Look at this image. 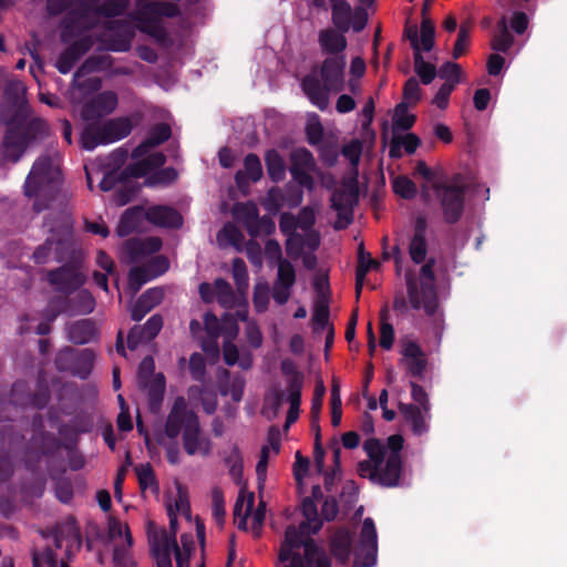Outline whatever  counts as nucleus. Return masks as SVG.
<instances>
[{
  "label": "nucleus",
  "instance_id": "obj_27",
  "mask_svg": "<svg viewBox=\"0 0 567 567\" xmlns=\"http://www.w3.org/2000/svg\"><path fill=\"white\" fill-rule=\"evenodd\" d=\"M28 145L27 135L19 128H9L3 138V155L17 163Z\"/></svg>",
  "mask_w": 567,
  "mask_h": 567
},
{
  "label": "nucleus",
  "instance_id": "obj_15",
  "mask_svg": "<svg viewBox=\"0 0 567 567\" xmlns=\"http://www.w3.org/2000/svg\"><path fill=\"white\" fill-rule=\"evenodd\" d=\"M115 92L104 91L87 101L81 112L83 120L93 121L111 114L117 106Z\"/></svg>",
  "mask_w": 567,
  "mask_h": 567
},
{
  "label": "nucleus",
  "instance_id": "obj_26",
  "mask_svg": "<svg viewBox=\"0 0 567 567\" xmlns=\"http://www.w3.org/2000/svg\"><path fill=\"white\" fill-rule=\"evenodd\" d=\"M402 473V457L388 455L378 467L377 484L384 487H394L400 483Z\"/></svg>",
  "mask_w": 567,
  "mask_h": 567
},
{
  "label": "nucleus",
  "instance_id": "obj_44",
  "mask_svg": "<svg viewBox=\"0 0 567 567\" xmlns=\"http://www.w3.org/2000/svg\"><path fill=\"white\" fill-rule=\"evenodd\" d=\"M215 293L217 302L225 309H231L236 303V295L228 281L223 278L215 279Z\"/></svg>",
  "mask_w": 567,
  "mask_h": 567
},
{
  "label": "nucleus",
  "instance_id": "obj_25",
  "mask_svg": "<svg viewBox=\"0 0 567 567\" xmlns=\"http://www.w3.org/2000/svg\"><path fill=\"white\" fill-rule=\"evenodd\" d=\"M427 221L424 216H419L414 223L413 236L409 245V254L415 264H422L427 254V243L425 239Z\"/></svg>",
  "mask_w": 567,
  "mask_h": 567
},
{
  "label": "nucleus",
  "instance_id": "obj_53",
  "mask_svg": "<svg viewBox=\"0 0 567 567\" xmlns=\"http://www.w3.org/2000/svg\"><path fill=\"white\" fill-rule=\"evenodd\" d=\"M33 567H70L65 561H58L55 554L51 548H47L41 553L33 551Z\"/></svg>",
  "mask_w": 567,
  "mask_h": 567
},
{
  "label": "nucleus",
  "instance_id": "obj_11",
  "mask_svg": "<svg viewBox=\"0 0 567 567\" xmlns=\"http://www.w3.org/2000/svg\"><path fill=\"white\" fill-rule=\"evenodd\" d=\"M434 188L441 202L445 221L456 223L464 209V188L457 185H435Z\"/></svg>",
  "mask_w": 567,
  "mask_h": 567
},
{
  "label": "nucleus",
  "instance_id": "obj_54",
  "mask_svg": "<svg viewBox=\"0 0 567 567\" xmlns=\"http://www.w3.org/2000/svg\"><path fill=\"white\" fill-rule=\"evenodd\" d=\"M55 365L60 371H68L74 374L76 363V350L64 348L55 357Z\"/></svg>",
  "mask_w": 567,
  "mask_h": 567
},
{
  "label": "nucleus",
  "instance_id": "obj_42",
  "mask_svg": "<svg viewBox=\"0 0 567 567\" xmlns=\"http://www.w3.org/2000/svg\"><path fill=\"white\" fill-rule=\"evenodd\" d=\"M514 43V38L508 31L506 18L503 17L497 22V32L495 33L491 47L497 52H507Z\"/></svg>",
  "mask_w": 567,
  "mask_h": 567
},
{
  "label": "nucleus",
  "instance_id": "obj_49",
  "mask_svg": "<svg viewBox=\"0 0 567 567\" xmlns=\"http://www.w3.org/2000/svg\"><path fill=\"white\" fill-rule=\"evenodd\" d=\"M393 192L404 199H411L416 195V185L408 176L400 175L392 179Z\"/></svg>",
  "mask_w": 567,
  "mask_h": 567
},
{
  "label": "nucleus",
  "instance_id": "obj_6",
  "mask_svg": "<svg viewBox=\"0 0 567 567\" xmlns=\"http://www.w3.org/2000/svg\"><path fill=\"white\" fill-rule=\"evenodd\" d=\"M435 259L430 258L420 268L419 277L412 272L405 274L406 292L409 302L413 309H423L432 317L439 308L437 293L435 289V275L433 271Z\"/></svg>",
  "mask_w": 567,
  "mask_h": 567
},
{
  "label": "nucleus",
  "instance_id": "obj_50",
  "mask_svg": "<svg viewBox=\"0 0 567 567\" xmlns=\"http://www.w3.org/2000/svg\"><path fill=\"white\" fill-rule=\"evenodd\" d=\"M408 103L401 102L394 109L393 127L398 130H409L415 122V116L408 113Z\"/></svg>",
  "mask_w": 567,
  "mask_h": 567
},
{
  "label": "nucleus",
  "instance_id": "obj_45",
  "mask_svg": "<svg viewBox=\"0 0 567 567\" xmlns=\"http://www.w3.org/2000/svg\"><path fill=\"white\" fill-rule=\"evenodd\" d=\"M135 472L142 492H145L147 488H151L153 493H158V484L156 482L154 471L150 463L137 465L135 467Z\"/></svg>",
  "mask_w": 567,
  "mask_h": 567
},
{
  "label": "nucleus",
  "instance_id": "obj_64",
  "mask_svg": "<svg viewBox=\"0 0 567 567\" xmlns=\"http://www.w3.org/2000/svg\"><path fill=\"white\" fill-rule=\"evenodd\" d=\"M254 307L258 312H264L269 303V287L267 284H258L254 288Z\"/></svg>",
  "mask_w": 567,
  "mask_h": 567
},
{
  "label": "nucleus",
  "instance_id": "obj_33",
  "mask_svg": "<svg viewBox=\"0 0 567 567\" xmlns=\"http://www.w3.org/2000/svg\"><path fill=\"white\" fill-rule=\"evenodd\" d=\"M69 339L75 344H84L97 336L95 323L90 319H82L68 327Z\"/></svg>",
  "mask_w": 567,
  "mask_h": 567
},
{
  "label": "nucleus",
  "instance_id": "obj_10",
  "mask_svg": "<svg viewBox=\"0 0 567 567\" xmlns=\"http://www.w3.org/2000/svg\"><path fill=\"white\" fill-rule=\"evenodd\" d=\"M378 551L377 530L372 518L362 524L360 540L354 549V566L371 567L375 564Z\"/></svg>",
  "mask_w": 567,
  "mask_h": 567
},
{
  "label": "nucleus",
  "instance_id": "obj_13",
  "mask_svg": "<svg viewBox=\"0 0 567 567\" xmlns=\"http://www.w3.org/2000/svg\"><path fill=\"white\" fill-rule=\"evenodd\" d=\"M236 212L243 214V223L251 237H258L262 234L269 235L275 230V223L268 216L259 217L258 208L255 204H244L236 206Z\"/></svg>",
  "mask_w": 567,
  "mask_h": 567
},
{
  "label": "nucleus",
  "instance_id": "obj_3",
  "mask_svg": "<svg viewBox=\"0 0 567 567\" xmlns=\"http://www.w3.org/2000/svg\"><path fill=\"white\" fill-rule=\"evenodd\" d=\"M165 434L176 439L182 433L184 451L189 455L207 457L212 453L213 443L203 434L197 414L188 409L184 396H177L166 417Z\"/></svg>",
  "mask_w": 567,
  "mask_h": 567
},
{
  "label": "nucleus",
  "instance_id": "obj_36",
  "mask_svg": "<svg viewBox=\"0 0 567 567\" xmlns=\"http://www.w3.org/2000/svg\"><path fill=\"white\" fill-rule=\"evenodd\" d=\"M351 537L346 529L337 530L330 540V551L341 564L350 558Z\"/></svg>",
  "mask_w": 567,
  "mask_h": 567
},
{
  "label": "nucleus",
  "instance_id": "obj_58",
  "mask_svg": "<svg viewBox=\"0 0 567 567\" xmlns=\"http://www.w3.org/2000/svg\"><path fill=\"white\" fill-rule=\"evenodd\" d=\"M109 535L110 538L112 539H116L124 536V544H127L128 547H132L133 545V537L131 535L128 526L116 518L112 517L109 519Z\"/></svg>",
  "mask_w": 567,
  "mask_h": 567
},
{
  "label": "nucleus",
  "instance_id": "obj_61",
  "mask_svg": "<svg viewBox=\"0 0 567 567\" xmlns=\"http://www.w3.org/2000/svg\"><path fill=\"white\" fill-rule=\"evenodd\" d=\"M436 72V74L441 79L445 80V83H452L453 87H455L456 84L460 82L462 69L461 65L457 63L446 62Z\"/></svg>",
  "mask_w": 567,
  "mask_h": 567
},
{
  "label": "nucleus",
  "instance_id": "obj_55",
  "mask_svg": "<svg viewBox=\"0 0 567 567\" xmlns=\"http://www.w3.org/2000/svg\"><path fill=\"white\" fill-rule=\"evenodd\" d=\"M94 361V353L90 349H84L82 351H76V365L74 375H79L82 379L86 378L91 372L92 365Z\"/></svg>",
  "mask_w": 567,
  "mask_h": 567
},
{
  "label": "nucleus",
  "instance_id": "obj_40",
  "mask_svg": "<svg viewBox=\"0 0 567 567\" xmlns=\"http://www.w3.org/2000/svg\"><path fill=\"white\" fill-rule=\"evenodd\" d=\"M286 401L289 403L290 408L286 417V427H289L290 424L295 423L299 415V408L301 403V392H300V381L299 379H295L290 384V393H287Z\"/></svg>",
  "mask_w": 567,
  "mask_h": 567
},
{
  "label": "nucleus",
  "instance_id": "obj_1",
  "mask_svg": "<svg viewBox=\"0 0 567 567\" xmlns=\"http://www.w3.org/2000/svg\"><path fill=\"white\" fill-rule=\"evenodd\" d=\"M302 514L306 520L298 527L289 526L279 551L280 567H331L330 559L320 550L310 533L316 534L321 528L315 501L306 497L302 501Z\"/></svg>",
  "mask_w": 567,
  "mask_h": 567
},
{
  "label": "nucleus",
  "instance_id": "obj_12",
  "mask_svg": "<svg viewBox=\"0 0 567 567\" xmlns=\"http://www.w3.org/2000/svg\"><path fill=\"white\" fill-rule=\"evenodd\" d=\"M47 279L56 291L68 295L84 285L86 277L78 267L64 265L48 271Z\"/></svg>",
  "mask_w": 567,
  "mask_h": 567
},
{
  "label": "nucleus",
  "instance_id": "obj_7",
  "mask_svg": "<svg viewBox=\"0 0 567 567\" xmlns=\"http://www.w3.org/2000/svg\"><path fill=\"white\" fill-rule=\"evenodd\" d=\"M133 124L128 117H116L107 120L102 124L87 125L82 135L81 144L86 151L94 150L97 145L110 144L131 134Z\"/></svg>",
  "mask_w": 567,
  "mask_h": 567
},
{
  "label": "nucleus",
  "instance_id": "obj_38",
  "mask_svg": "<svg viewBox=\"0 0 567 567\" xmlns=\"http://www.w3.org/2000/svg\"><path fill=\"white\" fill-rule=\"evenodd\" d=\"M143 216L145 217V210L142 207L136 206L126 209L117 226V235L125 237L135 231L140 227Z\"/></svg>",
  "mask_w": 567,
  "mask_h": 567
},
{
  "label": "nucleus",
  "instance_id": "obj_46",
  "mask_svg": "<svg viewBox=\"0 0 567 567\" xmlns=\"http://www.w3.org/2000/svg\"><path fill=\"white\" fill-rule=\"evenodd\" d=\"M178 177V173L173 167H165L156 171L155 173L148 175L145 179V185L154 187V186H167L174 183Z\"/></svg>",
  "mask_w": 567,
  "mask_h": 567
},
{
  "label": "nucleus",
  "instance_id": "obj_34",
  "mask_svg": "<svg viewBox=\"0 0 567 567\" xmlns=\"http://www.w3.org/2000/svg\"><path fill=\"white\" fill-rule=\"evenodd\" d=\"M399 410L403 414L405 421L411 425L412 432L422 435L427 431L424 411L414 404L400 403Z\"/></svg>",
  "mask_w": 567,
  "mask_h": 567
},
{
  "label": "nucleus",
  "instance_id": "obj_51",
  "mask_svg": "<svg viewBox=\"0 0 567 567\" xmlns=\"http://www.w3.org/2000/svg\"><path fill=\"white\" fill-rule=\"evenodd\" d=\"M25 85L19 80H13L8 83L4 94L14 106L22 109L25 103Z\"/></svg>",
  "mask_w": 567,
  "mask_h": 567
},
{
  "label": "nucleus",
  "instance_id": "obj_19",
  "mask_svg": "<svg viewBox=\"0 0 567 567\" xmlns=\"http://www.w3.org/2000/svg\"><path fill=\"white\" fill-rule=\"evenodd\" d=\"M358 188L354 185H344L336 189L331 196L332 208L346 224L351 221L353 206L358 203Z\"/></svg>",
  "mask_w": 567,
  "mask_h": 567
},
{
  "label": "nucleus",
  "instance_id": "obj_21",
  "mask_svg": "<svg viewBox=\"0 0 567 567\" xmlns=\"http://www.w3.org/2000/svg\"><path fill=\"white\" fill-rule=\"evenodd\" d=\"M161 248L162 240L158 237L131 238L124 245L125 254L132 262H138Z\"/></svg>",
  "mask_w": 567,
  "mask_h": 567
},
{
  "label": "nucleus",
  "instance_id": "obj_52",
  "mask_svg": "<svg viewBox=\"0 0 567 567\" xmlns=\"http://www.w3.org/2000/svg\"><path fill=\"white\" fill-rule=\"evenodd\" d=\"M231 272L239 293L248 289V271L245 261L241 258H235L231 262Z\"/></svg>",
  "mask_w": 567,
  "mask_h": 567
},
{
  "label": "nucleus",
  "instance_id": "obj_4",
  "mask_svg": "<svg viewBox=\"0 0 567 567\" xmlns=\"http://www.w3.org/2000/svg\"><path fill=\"white\" fill-rule=\"evenodd\" d=\"M60 176V168L50 155H41L35 161L24 184L25 196L35 198L34 212L40 213L49 208V202L53 200L58 193Z\"/></svg>",
  "mask_w": 567,
  "mask_h": 567
},
{
  "label": "nucleus",
  "instance_id": "obj_23",
  "mask_svg": "<svg viewBox=\"0 0 567 567\" xmlns=\"http://www.w3.org/2000/svg\"><path fill=\"white\" fill-rule=\"evenodd\" d=\"M145 218L159 227L179 228L183 225L182 215L173 207L166 205L152 206L145 210Z\"/></svg>",
  "mask_w": 567,
  "mask_h": 567
},
{
  "label": "nucleus",
  "instance_id": "obj_28",
  "mask_svg": "<svg viewBox=\"0 0 567 567\" xmlns=\"http://www.w3.org/2000/svg\"><path fill=\"white\" fill-rule=\"evenodd\" d=\"M164 298L162 288H151L143 292L131 309V317L134 321H141L154 307L161 303Z\"/></svg>",
  "mask_w": 567,
  "mask_h": 567
},
{
  "label": "nucleus",
  "instance_id": "obj_43",
  "mask_svg": "<svg viewBox=\"0 0 567 567\" xmlns=\"http://www.w3.org/2000/svg\"><path fill=\"white\" fill-rule=\"evenodd\" d=\"M414 72L424 85L432 83L436 76V68L434 64L426 62L421 51L414 52L413 55Z\"/></svg>",
  "mask_w": 567,
  "mask_h": 567
},
{
  "label": "nucleus",
  "instance_id": "obj_47",
  "mask_svg": "<svg viewBox=\"0 0 567 567\" xmlns=\"http://www.w3.org/2000/svg\"><path fill=\"white\" fill-rule=\"evenodd\" d=\"M152 279H154V276L146 265L134 267L128 274V287L136 293L144 284Z\"/></svg>",
  "mask_w": 567,
  "mask_h": 567
},
{
  "label": "nucleus",
  "instance_id": "obj_8",
  "mask_svg": "<svg viewBox=\"0 0 567 567\" xmlns=\"http://www.w3.org/2000/svg\"><path fill=\"white\" fill-rule=\"evenodd\" d=\"M331 6V21L337 29L348 32L362 31L368 22L367 11L362 7L352 9L346 0H329Z\"/></svg>",
  "mask_w": 567,
  "mask_h": 567
},
{
  "label": "nucleus",
  "instance_id": "obj_37",
  "mask_svg": "<svg viewBox=\"0 0 567 567\" xmlns=\"http://www.w3.org/2000/svg\"><path fill=\"white\" fill-rule=\"evenodd\" d=\"M99 61L94 58H89L84 61V63L75 71L73 76V82L80 90L89 89L91 91H97L102 82L99 78H90L83 82H80V79L87 73H91L97 69Z\"/></svg>",
  "mask_w": 567,
  "mask_h": 567
},
{
  "label": "nucleus",
  "instance_id": "obj_14",
  "mask_svg": "<svg viewBox=\"0 0 567 567\" xmlns=\"http://www.w3.org/2000/svg\"><path fill=\"white\" fill-rule=\"evenodd\" d=\"M401 344V364L405 367L406 372L416 378H422L427 367V360L422 348L413 340L403 339Z\"/></svg>",
  "mask_w": 567,
  "mask_h": 567
},
{
  "label": "nucleus",
  "instance_id": "obj_22",
  "mask_svg": "<svg viewBox=\"0 0 567 567\" xmlns=\"http://www.w3.org/2000/svg\"><path fill=\"white\" fill-rule=\"evenodd\" d=\"M172 136V128L166 123H158L152 126L148 131L147 137L136 146L132 152L134 159L144 157L152 148L168 141Z\"/></svg>",
  "mask_w": 567,
  "mask_h": 567
},
{
  "label": "nucleus",
  "instance_id": "obj_63",
  "mask_svg": "<svg viewBox=\"0 0 567 567\" xmlns=\"http://www.w3.org/2000/svg\"><path fill=\"white\" fill-rule=\"evenodd\" d=\"M114 567H135V561L127 544L115 546L113 551Z\"/></svg>",
  "mask_w": 567,
  "mask_h": 567
},
{
  "label": "nucleus",
  "instance_id": "obj_59",
  "mask_svg": "<svg viewBox=\"0 0 567 567\" xmlns=\"http://www.w3.org/2000/svg\"><path fill=\"white\" fill-rule=\"evenodd\" d=\"M422 97V90L416 78L411 76L403 86V101L409 105H415Z\"/></svg>",
  "mask_w": 567,
  "mask_h": 567
},
{
  "label": "nucleus",
  "instance_id": "obj_35",
  "mask_svg": "<svg viewBox=\"0 0 567 567\" xmlns=\"http://www.w3.org/2000/svg\"><path fill=\"white\" fill-rule=\"evenodd\" d=\"M255 497L252 493L245 494L243 491L239 493L234 506V522L239 529H247V518L252 512Z\"/></svg>",
  "mask_w": 567,
  "mask_h": 567
},
{
  "label": "nucleus",
  "instance_id": "obj_5",
  "mask_svg": "<svg viewBox=\"0 0 567 567\" xmlns=\"http://www.w3.org/2000/svg\"><path fill=\"white\" fill-rule=\"evenodd\" d=\"M44 227L50 236L44 244L40 245L33 252L32 259L35 264L42 265L49 261L53 254L58 262L64 261L72 251V220L65 212L50 215Z\"/></svg>",
  "mask_w": 567,
  "mask_h": 567
},
{
  "label": "nucleus",
  "instance_id": "obj_24",
  "mask_svg": "<svg viewBox=\"0 0 567 567\" xmlns=\"http://www.w3.org/2000/svg\"><path fill=\"white\" fill-rule=\"evenodd\" d=\"M90 39H80L69 45L58 58L55 66L60 73H69L74 64L91 49Z\"/></svg>",
  "mask_w": 567,
  "mask_h": 567
},
{
  "label": "nucleus",
  "instance_id": "obj_20",
  "mask_svg": "<svg viewBox=\"0 0 567 567\" xmlns=\"http://www.w3.org/2000/svg\"><path fill=\"white\" fill-rule=\"evenodd\" d=\"M163 328L161 315H153L144 326H134L127 334V347L135 350L141 343L153 340Z\"/></svg>",
  "mask_w": 567,
  "mask_h": 567
},
{
  "label": "nucleus",
  "instance_id": "obj_30",
  "mask_svg": "<svg viewBox=\"0 0 567 567\" xmlns=\"http://www.w3.org/2000/svg\"><path fill=\"white\" fill-rule=\"evenodd\" d=\"M138 388L146 392L148 409L152 413L159 412L165 393V377L157 373L152 380L145 383H138Z\"/></svg>",
  "mask_w": 567,
  "mask_h": 567
},
{
  "label": "nucleus",
  "instance_id": "obj_17",
  "mask_svg": "<svg viewBox=\"0 0 567 567\" xmlns=\"http://www.w3.org/2000/svg\"><path fill=\"white\" fill-rule=\"evenodd\" d=\"M295 282L296 272L292 264L288 260H280L277 278L272 287V298L278 305L288 302Z\"/></svg>",
  "mask_w": 567,
  "mask_h": 567
},
{
  "label": "nucleus",
  "instance_id": "obj_48",
  "mask_svg": "<svg viewBox=\"0 0 567 567\" xmlns=\"http://www.w3.org/2000/svg\"><path fill=\"white\" fill-rule=\"evenodd\" d=\"M130 0H104L95 12L106 18L121 16L127 9Z\"/></svg>",
  "mask_w": 567,
  "mask_h": 567
},
{
  "label": "nucleus",
  "instance_id": "obj_16",
  "mask_svg": "<svg viewBox=\"0 0 567 567\" xmlns=\"http://www.w3.org/2000/svg\"><path fill=\"white\" fill-rule=\"evenodd\" d=\"M346 33L336 27L319 30L318 44L321 53L327 56H346L348 47Z\"/></svg>",
  "mask_w": 567,
  "mask_h": 567
},
{
  "label": "nucleus",
  "instance_id": "obj_29",
  "mask_svg": "<svg viewBox=\"0 0 567 567\" xmlns=\"http://www.w3.org/2000/svg\"><path fill=\"white\" fill-rule=\"evenodd\" d=\"M166 162V156L162 152H155L146 156L141 157L140 161L128 165L122 172V175L131 176L134 178L143 177L148 175L153 169L162 167Z\"/></svg>",
  "mask_w": 567,
  "mask_h": 567
},
{
  "label": "nucleus",
  "instance_id": "obj_2",
  "mask_svg": "<svg viewBox=\"0 0 567 567\" xmlns=\"http://www.w3.org/2000/svg\"><path fill=\"white\" fill-rule=\"evenodd\" d=\"M346 65L347 56H326L301 80L302 92L320 111L328 109L330 94L344 90Z\"/></svg>",
  "mask_w": 567,
  "mask_h": 567
},
{
  "label": "nucleus",
  "instance_id": "obj_39",
  "mask_svg": "<svg viewBox=\"0 0 567 567\" xmlns=\"http://www.w3.org/2000/svg\"><path fill=\"white\" fill-rule=\"evenodd\" d=\"M265 162L271 181L280 182L286 177V164L278 151H268L265 155Z\"/></svg>",
  "mask_w": 567,
  "mask_h": 567
},
{
  "label": "nucleus",
  "instance_id": "obj_57",
  "mask_svg": "<svg viewBox=\"0 0 567 567\" xmlns=\"http://www.w3.org/2000/svg\"><path fill=\"white\" fill-rule=\"evenodd\" d=\"M212 509H213V516L216 520V523L219 526L224 525L225 522V501H224V493L221 488L214 487L212 491Z\"/></svg>",
  "mask_w": 567,
  "mask_h": 567
},
{
  "label": "nucleus",
  "instance_id": "obj_31",
  "mask_svg": "<svg viewBox=\"0 0 567 567\" xmlns=\"http://www.w3.org/2000/svg\"><path fill=\"white\" fill-rule=\"evenodd\" d=\"M114 25L117 27V32L111 34L107 41L109 49L115 52L128 51L135 35L133 27L126 21L112 22L111 29H113Z\"/></svg>",
  "mask_w": 567,
  "mask_h": 567
},
{
  "label": "nucleus",
  "instance_id": "obj_56",
  "mask_svg": "<svg viewBox=\"0 0 567 567\" xmlns=\"http://www.w3.org/2000/svg\"><path fill=\"white\" fill-rule=\"evenodd\" d=\"M120 183L122 185L116 189L113 197L116 205L124 206L136 196L140 187L135 184H132L131 182H127L126 179Z\"/></svg>",
  "mask_w": 567,
  "mask_h": 567
},
{
  "label": "nucleus",
  "instance_id": "obj_18",
  "mask_svg": "<svg viewBox=\"0 0 567 567\" xmlns=\"http://www.w3.org/2000/svg\"><path fill=\"white\" fill-rule=\"evenodd\" d=\"M148 543L157 567H173V536H168L166 529H161L148 535Z\"/></svg>",
  "mask_w": 567,
  "mask_h": 567
},
{
  "label": "nucleus",
  "instance_id": "obj_60",
  "mask_svg": "<svg viewBox=\"0 0 567 567\" xmlns=\"http://www.w3.org/2000/svg\"><path fill=\"white\" fill-rule=\"evenodd\" d=\"M285 400V392L275 390L268 398H266L265 408L262 413L268 417H276L279 409Z\"/></svg>",
  "mask_w": 567,
  "mask_h": 567
},
{
  "label": "nucleus",
  "instance_id": "obj_62",
  "mask_svg": "<svg viewBox=\"0 0 567 567\" xmlns=\"http://www.w3.org/2000/svg\"><path fill=\"white\" fill-rule=\"evenodd\" d=\"M363 449L367 452L369 460L377 462L379 464L385 458V446L378 439H368Z\"/></svg>",
  "mask_w": 567,
  "mask_h": 567
},
{
  "label": "nucleus",
  "instance_id": "obj_32",
  "mask_svg": "<svg viewBox=\"0 0 567 567\" xmlns=\"http://www.w3.org/2000/svg\"><path fill=\"white\" fill-rule=\"evenodd\" d=\"M244 171H238L235 181L238 187L248 185L249 182L257 183L262 177V166L259 157L250 153L244 159Z\"/></svg>",
  "mask_w": 567,
  "mask_h": 567
},
{
  "label": "nucleus",
  "instance_id": "obj_9",
  "mask_svg": "<svg viewBox=\"0 0 567 567\" xmlns=\"http://www.w3.org/2000/svg\"><path fill=\"white\" fill-rule=\"evenodd\" d=\"M290 174L300 186L312 190L315 179L311 176L317 172V163L310 151L307 148H297L290 154Z\"/></svg>",
  "mask_w": 567,
  "mask_h": 567
},
{
  "label": "nucleus",
  "instance_id": "obj_41",
  "mask_svg": "<svg viewBox=\"0 0 567 567\" xmlns=\"http://www.w3.org/2000/svg\"><path fill=\"white\" fill-rule=\"evenodd\" d=\"M313 331L319 333L331 327L329 324V303L327 298L322 295L319 296L315 302L313 316Z\"/></svg>",
  "mask_w": 567,
  "mask_h": 567
}]
</instances>
